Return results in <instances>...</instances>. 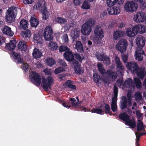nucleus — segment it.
<instances>
[{"label": "nucleus", "instance_id": "e433bc0d", "mask_svg": "<svg viewBox=\"0 0 146 146\" xmlns=\"http://www.w3.org/2000/svg\"><path fill=\"white\" fill-rule=\"evenodd\" d=\"M69 100L72 102L71 104L72 107L75 108H77L78 107H79V104H80V103L78 102H76L74 98H70Z\"/></svg>", "mask_w": 146, "mask_h": 146}, {"label": "nucleus", "instance_id": "2f4dec72", "mask_svg": "<svg viewBox=\"0 0 146 146\" xmlns=\"http://www.w3.org/2000/svg\"><path fill=\"white\" fill-rule=\"evenodd\" d=\"M119 117L122 120L125 121V123L127 120H129V116L126 112L121 113L119 114Z\"/></svg>", "mask_w": 146, "mask_h": 146}, {"label": "nucleus", "instance_id": "774afa93", "mask_svg": "<svg viewBox=\"0 0 146 146\" xmlns=\"http://www.w3.org/2000/svg\"><path fill=\"white\" fill-rule=\"evenodd\" d=\"M127 96L128 98V99L127 100V103L129 106H130L132 104L131 96H129V94H128Z\"/></svg>", "mask_w": 146, "mask_h": 146}, {"label": "nucleus", "instance_id": "4c0bfd02", "mask_svg": "<svg viewBox=\"0 0 146 146\" xmlns=\"http://www.w3.org/2000/svg\"><path fill=\"white\" fill-rule=\"evenodd\" d=\"M76 48L78 52H82L84 51L82 45L80 41L76 42Z\"/></svg>", "mask_w": 146, "mask_h": 146}, {"label": "nucleus", "instance_id": "3c124183", "mask_svg": "<svg viewBox=\"0 0 146 146\" xmlns=\"http://www.w3.org/2000/svg\"><path fill=\"white\" fill-rule=\"evenodd\" d=\"M70 50L69 48L66 46H61L60 47L59 51L60 52H62L64 51H67Z\"/></svg>", "mask_w": 146, "mask_h": 146}, {"label": "nucleus", "instance_id": "cd10ccee", "mask_svg": "<svg viewBox=\"0 0 146 146\" xmlns=\"http://www.w3.org/2000/svg\"><path fill=\"white\" fill-rule=\"evenodd\" d=\"M33 55L34 58L35 59L40 58L42 56V52L41 50H39L36 48H35L33 53Z\"/></svg>", "mask_w": 146, "mask_h": 146}, {"label": "nucleus", "instance_id": "69168bd1", "mask_svg": "<svg viewBox=\"0 0 146 146\" xmlns=\"http://www.w3.org/2000/svg\"><path fill=\"white\" fill-rule=\"evenodd\" d=\"M103 54H100L98 55H96V57L99 61H103V57L104 56Z\"/></svg>", "mask_w": 146, "mask_h": 146}, {"label": "nucleus", "instance_id": "9d476101", "mask_svg": "<svg viewBox=\"0 0 146 146\" xmlns=\"http://www.w3.org/2000/svg\"><path fill=\"white\" fill-rule=\"evenodd\" d=\"M31 80L33 84L37 86H39L41 83L40 76L35 71L32 72Z\"/></svg>", "mask_w": 146, "mask_h": 146}, {"label": "nucleus", "instance_id": "09e8293b", "mask_svg": "<svg viewBox=\"0 0 146 146\" xmlns=\"http://www.w3.org/2000/svg\"><path fill=\"white\" fill-rule=\"evenodd\" d=\"M135 96L137 101H139L142 100V97L141 93L140 92H136L135 94Z\"/></svg>", "mask_w": 146, "mask_h": 146}, {"label": "nucleus", "instance_id": "a19ab883", "mask_svg": "<svg viewBox=\"0 0 146 146\" xmlns=\"http://www.w3.org/2000/svg\"><path fill=\"white\" fill-rule=\"evenodd\" d=\"M56 62L54 60L53 58L48 57L46 59V64L48 66H51L52 65L55 64Z\"/></svg>", "mask_w": 146, "mask_h": 146}, {"label": "nucleus", "instance_id": "680f3d73", "mask_svg": "<svg viewBox=\"0 0 146 146\" xmlns=\"http://www.w3.org/2000/svg\"><path fill=\"white\" fill-rule=\"evenodd\" d=\"M113 8L115 10H114V11H115V15L118 14L120 13V9L118 7L114 6L113 7Z\"/></svg>", "mask_w": 146, "mask_h": 146}, {"label": "nucleus", "instance_id": "7ed1b4c3", "mask_svg": "<svg viewBox=\"0 0 146 146\" xmlns=\"http://www.w3.org/2000/svg\"><path fill=\"white\" fill-rule=\"evenodd\" d=\"M95 21L93 18L89 19L82 27L81 33L84 35H88L92 31V27L94 26Z\"/></svg>", "mask_w": 146, "mask_h": 146}, {"label": "nucleus", "instance_id": "13d9d810", "mask_svg": "<svg viewBox=\"0 0 146 146\" xmlns=\"http://www.w3.org/2000/svg\"><path fill=\"white\" fill-rule=\"evenodd\" d=\"M113 96L115 97L116 96H117L118 94V88L116 84H114V86Z\"/></svg>", "mask_w": 146, "mask_h": 146}, {"label": "nucleus", "instance_id": "4d7b16f0", "mask_svg": "<svg viewBox=\"0 0 146 146\" xmlns=\"http://www.w3.org/2000/svg\"><path fill=\"white\" fill-rule=\"evenodd\" d=\"M29 64L26 63H23L22 64L21 68L25 72L28 71V69Z\"/></svg>", "mask_w": 146, "mask_h": 146}, {"label": "nucleus", "instance_id": "a211bd4d", "mask_svg": "<svg viewBox=\"0 0 146 146\" xmlns=\"http://www.w3.org/2000/svg\"><path fill=\"white\" fill-rule=\"evenodd\" d=\"M135 26L132 27L131 29V28H127L126 31V35L129 37H132L134 36L137 33Z\"/></svg>", "mask_w": 146, "mask_h": 146}, {"label": "nucleus", "instance_id": "c85d7f7f", "mask_svg": "<svg viewBox=\"0 0 146 146\" xmlns=\"http://www.w3.org/2000/svg\"><path fill=\"white\" fill-rule=\"evenodd\" d=\"M18 48L21 51H26L27 49L26 42L24 41H20L18 44Z\"/></svg>", "mask_w": 146, "mask_h": 146}, {"label": "nucleus", "instance_id": "338daca9", "mask_svg": "<svg viewBox=\"0 0 146 146\" xmlns=\"http://www.w3.org/2000/svg\"><path fill=\"white\" fill-rule=\"evenodd\" d=\"M66 76V75L65 74L63 73L61 74H60L59 75L58 77L60 80L61 81L63 80V79L65 78Z\"/></svg>", "mask_w": 146, "mask_h": 146}, {"label": "nucleus", "instance_id": "4be33fe9", "mask_svg": "<svg viewBox=\"0 0 146 146\" xmlns=\"http://www.w3.org/2000/svg\"><path fill=\"white\" fill-rule=\"evenodd\" d=\"M16 40H11L9 43L6 44L5 48L9 51H12L16 47Z\"/></svg>", "mask_w": 146, "mask_h": 146}, {"label": "nucleus", "instance_id": "473e14b6", "mask_svg": "<svg viewBox=\"0 0 146 146\" xmlns=\"http://www.w3.org/2000/svg\"><path fill=\"white\" fill-rule=\"evenodd\" d=\"M116 64L117 65V68L120 70H123L124 69V67L120 61L119 58L118 57H116L115 58Z\"/></svg>", "mask_w": 146, "mask_h": 146}, {"label": "nucleus", "instance_id": "f3484780", "mask_svg": "<svg viewBox=\"0 0 146 146\" xmlns=\"http://www.w3.org/2000/svg\"><path fill=\"white\" fill-rule=\"evenodd\" d=\"M11 54L15 62L17 64L23 63V60L21 58V56L20 54L15 52H12Z\"/></svg>", "mask_w": 146, "mask_h": 146}, {"label": "nucleus", "instance_id": "0eeeda50", "mask_svg": "<svg viewBox=\"0 0 146 146\" xmlns=\"http://www.w3.org/2000/svg\"><path fill=\"white\" fill-rule=\"evenodd\" d=\"M53 31L50 26H47L45 29L43 34L44 39L46 41H50L52 39Z\"/></svg>", "mask_w": 146, "mask_h": 146}, {"label": "nucleus", "instance_id": "052dcab7", "mask_svg": "<svg viewBox=\"0 0 146 146\" xmlns=\"http://www.w3.org/2000/svg\"><path fill=\"white\" fill-rule=\"evenodd\" d=\"M35 0H23V3L25 5L32 4Z\"/></svg>", "mask_w": 146, "mask_h": 146}, {"label": "nucleus", "instance_id": "c756f323", "mask_svg": "<svg viewBox=\"0 0 146 146\" xmlns=\"http://www.w3.org/2000/svg\"><path fill=\"white\" fill-rule=\"evenodd\" d=\"M123 32L121 31L117 30L113 32V36L114 39L115 40H117L118 38L120 37L123 36Z\"/></svg>", "mask_w": 146, "mask_h": 146}, {"label": "nucleus", "instance_id": "393cba45", "mask_svg": "<svg viewBox=\"0 0 146 146\" xmlns=\"http://www.w3.org/2000/svg\"><path fill=\"white\" fill-rule=\"evenodd\" d=\"M125 124L131 128H134L136 125V122L133 118L131 119H129V120L125 122Z\"/></svg>", "mask_w": 146, "mask_h": 146}, {"label": "nucleus", "instance_id": "de8ad7c7", "mask_svg": "<svg viewBox=\"0 0 146 146\" xmlns=\"http://www.w3.org/2000/svg\"><path fill=\"white\" fill-rule=\"evenodd\" d=\"M139 123H138L137 125V131H140L143 130V123L142 121H141L140 120H139Z\"/></svg>", "mask_w": 146, "mask_h": 146}, {"label": "nucleus", "instance_id": "c9c22d12", "mask_svg": "<svg viewBox=\"0 0 146 146\" xmlns=\"http://www.w3.org/2000/svg\"><path fill=\"white\" fill-rule=\"evenodd\" d=\"M122 101L121 102L120 108L122 110L126 108L127 107V99L125 96H123L121 99Z\"/></svg>", "mask_w": 146, "mask_h": 146}, {"label": "nucleus", "instance_id": "2eb2a0df", "mask_svg": "<svg viewBox=\"0 0 146 146\" xmlns=\"http://www.w3.org/2000/svg\"><path fill=\"white\" fill-rule=\"evenodd\" d=\"M145 39L142 36H139L136 39V43L137 46V49H142L145 46Z\"/></svg>", "mask_w": 146, "mask_h": 146}, {"label": "nucleus", "instance_id": "bb28decb", "mask_svg": "<svg viewBox=\"0 0 146 146\" xmlns=\"http://www.w3.org/2000/svg\"><path fill=\"white\" fill-rule=\"evenodd\" d=\"M42 36V35L38 33H37L35 34L34 35L33 39L38 43H41L43 41Z\"/></svg>", "mask_w": 146, "mask_h": 146}, {"label": "nucleus", "instance_id": "ea45409f", "mask_svg": "<svg viewBox=\"0 0 146 146\" xmlns=\"http://www.w3.org/2000/svg\"><path fill=\"white\" fill-rule=\"evenodd\" d=\"M104 108H105V113L106 114H109L110 115H112V112L110 111V108L108 104H104Z\"/></svg>", "mask_w": 146, "mask_h": 146}, {"label": "nucleus", "instance_id": "7c9ffc66", "mask_svg": "<svg viewBox=\"0 0 146 146\" xmlns=\"http://www.w3.org/2000/svg\"><path fill=\"white\" fill-rule=\"evenodd\" d=\"M54 21L56 23L60 25H64L67 22L66 19L59 17H55Z\"/></svg>", "mask_w": 146, "mask_h": 146}, {"label": "nucleus", "instance_id": "412c9836", "mask_svg": "<svg viewBox=\"0 0 146 146\" xmlns=\"http://www.w3.org/2000/svg\"><path fill=\"white\" fill-rule=\"evenodd\" d=\"M106 0V3L108 6L109 7H112L117 3L118 4L120 5L123 3V1L122 0Z\"/></svg>", "mask_w": 146, "mask_h": 146}, {"label": "nucleus", "instance_id": "49530a36", "mask_svg": "<svg viewBox=\"0 0 146 146\" xmlns=\"http://www.w3.org/2000/svg\"><path fill=\"white\" fill-rule=\"evenodd\" d=\"M94 81L96 83H99L100 80V77L96 73L94 74L93 75Z\"/></svg>", "mask_w": 146, "mask_h": 146}, {"label": "nucleus", "instance_id": "5fc2aeb1", "mask_svg": "<svg viewBox=\"0 0 146 146\" xmlns=\"http://www.w3.org/2000/svg\"><path fill=\"white\" fill-rule=\"evenodd\" d=\"M75 58L80 62H81L83 59V57H82L80 54L75 53L74 54Z\"/></svg>", "mask_w": 146, "mask_h": 146}, {"label": "nucleus", "instance_id": "423d86ee", "mask_svg": "<svg viewBox=\"0 0 146 146\" xmlns=\"http://www.w3.org/2000/svg\"><path fill=\"white\" fill-rule=\"evenodd\" d=\"M128 43L125 39H121L116 45L117 49L121 53H123L126 50Z\"/></svg>", "mask_w": 146, "mask_h": 146}, {"label": "nucleus", "instance_id": "39448f33", "mask_svg": "<svg viewBox=\"0 0 146 146\" xmlns=\"http://www.w3.org/2000/svg\"><path fill=\"white\" fill-rule=\"evenodd\" d=\"M137 4L133 1H127L124 5L125 10L128 12L133 13L135 11L137 8Z\"/></svg>", "mask_w": 146, "mask_h": 146}, {"label": "nucleus", "instance_id": "a878e982", "mask_svg": "<svg viewBox=\"0 0 146 146\" xmlns=\"http://www.w3.org/2000/svg\"><path fill=\"white\" fill-rule=\"evenodd\" d=\"M138 70H138L137 72H135V73L136 74L137 76L140 79H142L143 78L146 74V72L145 71V68H141Z\"/></svg>", "mask_w": 146, "mask_h": 146}, {"label": "nucleus", "instance_id": "b1692460", "mask_svg": "<svg viewBox=\"0 0 146 146\" xmlns=\"http://www.w3.org/2000/svg\"><path fill=\"white\" fill-rule=\"evenodd\" d=\"M135 27L136 28L137 33H139L141 34L146 32V26L142 25H135Z\"/></svg>", "mask_w": 146, "mask_h": 146}, {"label": "nucleus", "instance_id": "0e129e2a", "mask_svg": "<svg viewBox=\"0 0 146 146\" xmlns=\"http://www.w3.org/2000/svg\"><path fill=\"white\" fill-rule=\"evenodd\" d=\"M74 4L76 5H78L81 4L82 2V0H74Z\"/></svg>", "mask_w": 146, "mask_h": 146}, {"label": "nucleus", "instance_id": "58836bf2", "mask_svg": "<svg viewBox=\"0 0 146 146\" xmlns=\"http://www.w3.org/2000/svg\"><path fill=\"white\" fill-rule=\"evenodd\" d=\"M97 67L98 70L103 75L106 74L105 70L102 64L98 63L97 65Z\"/></svg>", "mask_w": 146, "mask_h": 146}, {"label": "nucleus", "instance_id": "f03ea898", "mask_svg": "<svg viewBox=\"0 0 146 146\" xmlns=\"http://www.w3.org/2000/svg\"><path fill=\"white\" fill-rule=\"evenodd\" d=\"M20 9L14 6L9 8L6 13L5 19L6 21L9 23L14 22L16 18L17 13Z\"/></svg>", "mask_w": 146, "mask_h": 146}, {"label": "nucleus", "instance_id": "f8f14e48", "mask_svg": "<svg viewBox=\"0 0 146 146\" xmlns=\"http://www.w3.org/2000/svg\"><path fill=\"white\" fill-rule=\"evenodd\" d=\"M73 64L74 66V69L76 73L79 75L83 73L84 71L82 70L79 62L76 60L73 62Z\"/></svg>", "mask_w": 146, "mask_h": 146}, {"label": "nucleus", "instance_id": "6e6552de", "mask_svg": "<svg viewBox=\"0 0 146 146\" xmlns=\"http://www.w3.org/2000/svg\"><path fill=\"white\" fill-rule=\"evenodd\" d=\"M133 20L138 23H143L146 20V15L144 12L142 11L137 13L134 15Z\"/></svg>", "mask_w": 146, "mask_h": 146}, {"label": "nucleus", "instance_id": "c03bdc74", "mask_svg": "<svg viewBox=\"0 0 146 146\" xmlns=\"http://www.w3.org/2000/svg\"><path fill=\"white\" fill-rule=\"evenodd\" d=\"M49 46L52 50H56L58 47L57 43L55 42H50L49 43Z\"/></svg>", "mask_w": 146, "mask_h": 146}, {"label": "nucleus", "instance_id": "e2e57ef3", "mask_svg": "<svg viewBox=\"0 0 146 146\" xmlns=\"http://www.w3.org/2000/svg\"><path fill=\"white\" fill-rule=\"evenodd\" d=\"M111 109L114 112L116 111L117 108V106L116 104H111Z\"/></svg>", "mask_w": 146, "mask_h": 146}, {"label": "nucleus", "instance_id": "dca6fc26", "mask_svg": "<svg viewBox=\"0 0 146 146\" xmlns=\"http://www.w3.org/2000/svg\"><path fill=\"white\" fill-rule=\"evenodd\" d=\"M63 56L66 60L69 62L72 61V63L73 61L75 60L72 52L70 50L65 52Z\"/></svg>", "mask_w": 146, "mask_h": 146}, {"label": "nucleus", "instance_id": "603ef678", "mask_svg": "<svg viewBox=\"0 0 146 146\" xmlns=\"http://www.w3.org/2000/svg\"><path fill=\"white\" fill-rule=\"evenodd\" d=\"M64 71L65 70L63 67L59 66L55 69L54 71V73L55 74H57Z\"/></svg>", "mask_w": 146, "mask_h": 146}, {"label": "nucleus", "instance_id": "bf43d9fd", "mask_svg": "<svg viewBox=\"0 0 146 146\" xmlns=\"http://www.w3.org/2000/svg\"><path fill=\"white\" fill-rule=\"evenodd\" d=\"M103 60L105 61L107 64H109L111 63L110 58L106 55L104 56Z\"/></svg>", "mask_w": 146, "mask_h": 146}, {"label": "nucleus", "instance_id": "79ce46f5", "mask_svg": "<svg viewBox=\"0 0 146 146\" xmlns=\"http://www.w3.org/2000/svg\"><path fill=\"white\" fill-rule=\"evenodd\" d=\"M73 32V33L72 34L71 36L72 37L73 40H75L79 36L80 32L77 29H74Z\"/></svg>", "mask_w": 146, "mask_h": 146}, {"label": "nucleus", "instance_id": "4468645a", "mask_svg": "<svg viewBox=\"0 0 146 146\" xmlns=\"http://www.w3.org/2000/svg\"><path fill=\"white\" fill-rule=\"evenodd\" d=\"M129 88L130 89L134 90L135 89V84L132 80L131 78H128L124 82L123 88Z\"/></svg>", "mask_w": 146, "mask_h": 146}, {"label": "nucleus", "instance_id": "6e6d98bb", "mask_svg": "<svg viewBox=\"0 0 146 146\" xmlns=\"http://www.w3.org/2000/svg\"><path fill=\"white\" fill-rule=\"evenodd\" d=\"M62 39L64 43H67L68 42V36L67 34H65L62 37Z\"/></svg>", "mask_w": 146, "mask_h": 146}, {"label": "nucleus", "instance_id": "f257e3e1", "mask_svg": "<svg viewBox=\"0 0 146 146\" xmlns=\"http://www.w3.org/2000/svg\"><path fill=\"white\" fill-rule=\"evenodd\" d=\"M46 6L47 4L44 0H38L33 6V9L40 11L42 14L43 19L46 20L50 15L48 11L47 10Z\"/></svg>", "mask_w": 146, "mask_h": 146}, {"label": "nucleus", "instance_id": "f704fd0d", "mask_svg": "<svg viewBox=\"0 0 146 146\" xmlns=\"http://www.w3.org/2000/svg\"><path fill=\"white\" fill-rule=\"evenodd\" d=\"M102 107L103 106L101 104L100 106H99V108H95L93 110H92L91 112L93 113H96L100 114H103L105 112V111L103 110L102 109Z\"/></svg>", "mask_w": 146, "mask_h": 146}, {"label": "nucleus", "instance_id": "1a4fd4ad", "mask_svg": "<svg viewBox=\"0 0 146 146\" xmlns=\"http://www.w3.org/2000/svg\"><path fill=\"white\" fill-rule=\"evenodd\" d=\"M94 36L98 40H101L104 37V31L98 25H96L94 31Z\"/></svg>", "mask_w": 146, "mask_h": 146}, {"label": "nucleus", "instance_id": "8fccbe9b", "mask_svg": "<svg viewBox=\"0 0 146 146\" xmlns=\"http://www.w3.org/2000/svg\"><path fill=\"white\" fill-rule=\"evenodd\" d=\"M90 3L87 0L85 1L82 5V8L85 9H89L90 8V6L89 5Z\"/></svg>", "mask_w": 146, "mask_h": 146}, {"label": "nucleus", "instance_id": "aec40b11", "mask_svg": "<svg viewBox=\"0 0 146 146\" xmlns=\"http://www.w3.org/2000/svg\"><path fill=\"white\" fill-rule=\"evenodd\" d=\"M2 32L4 34L10 36H13L14 34L11 28L6 25H5L2 28Z\"/></svg>", "mask_w": 146, "mask_h": 146}, {"label": "nucleus", "instance_id": "a18cd8bd", "mask_svg": "<svg viewBox=\"0 0 146 146\" xmlns=\"http://www.w3.org/2000/svg\"><path fill=\"white\" fill-rule=\"evenodd\" d=\"M25 31H23L21 33L22 35L24 37H30L31 36V31L28 29Z\"/></svg>", "mask_w": 146, "mask_h": 146}, {"label": "nucleus", "instance_id": "37998d69", "mask_svg": "<svg viewBox=\"0 0 146 146\" xmlns=\"http://www.w3.org/2000/svg\"><path fill=\"white\" fill-rule=\"evenodd\" d=\"M135 85L137 88L141 89V82L138 78H135L134 79Z\"/></svg>", "mask_w": 146, "mask_h": 146}, {"label": "nucleus", "instance_id": "ddd939ff", "mask_svg": "<svg viewBox=\"0 0 146 146\" xmlns=\"http://www.w3.org/2000/svg\"><path fill=\"white\" fill-rule=\"evenodd\" d=\"M145 55V52L142 49H137L135 51V56L137 60L141 61L143 59V56Z\"/></svg>", "mask_w": 146, "mask_h": 146}, {"label": "nucleus", "instance_id": "9b49d317", "mask_svg": "<svg viewBox=\"0 0 146 146\" xmlns=\"http://www.w3.org/2000/svg\"><path fill=\"white\" fill-rule=\"evenodd\" d=\"M126 66L129 70L134 73L137 72L139 69L138 64L135 62H128L126 64Z\"/></svg>", "mask_w": 146, "mask_h": 146}, {"label": "nucleus", "instance_id": "72a5a7b5", "mask_svg": "<svg viewBox=\"0 0 146 146\" xmlns=\"http://www.w3.org/2000/svg\"><path fill=\"white\" fill-rule=\"evenodd\" d=\"M30 23L31 27H36L39 24V22L36 18L32 16L31 18Z\"/></svg>", "mask_w": 146, "mask_h": 146}, {"label": "nucleus", "instance_id": "20e7f679", "mask_svg": "<svg viewBox=\"0 0 146 146\" xmlns=\"http://www.w3.org/2000/svg\"><path fill=\"white\" fill-rule=\"evenodd\" d=\"M53 82V78L52 76H48L47 77V79L45 78H43L41 86L46 91H47L48 88H51V85Z\"/></svg>", "mask_w": 146, "mask_h": 146}, {"label": "nucleus", "instance_id": "6ab92c4d", "mask_svg": "<svg viewBox=\"0 0 146 146\" xmlns=\"http://www.w3.org/2000/svg\"><path fill=\"white\" fill-rule=\"evenodd\" d=\"M106 74L107 76V77L111 80H114L117 78V73L111 70H108L107 72H106Z\"/></svg>", "mask_w": 146, "mask_h": 146}, {"label": "nucleus", "instance_id": "864d4df0", "mask_svg": "<svg viewBox=\"0 0 146 146\" xmlns=\"http://www.w3.org/2000/svg\"><path fill=\"white\" fill-rule=\"evenodd\" d=\"M109 7L107 9L108 13L110 15H115V12L114 11L115 10L113 8V7Z\"/></svg>", "mask_w": 146, "mask_h": 146}, {"label": "nucleus", "instance_id": "5701e85b", "mask_svg": "<svg viewBox=\"0 0 146 146\" xmlns=\"http://www.w3.org/2000/svg\"><path fill=\"white\" fill-rule=\"evenodd\" d=\"M28 26V22L26 20L23 19L20 22L19 28L20 29L26 30L27 29Z\"/></svg>", "mask_w": 146, "mask_h": 146}]
</instances>
